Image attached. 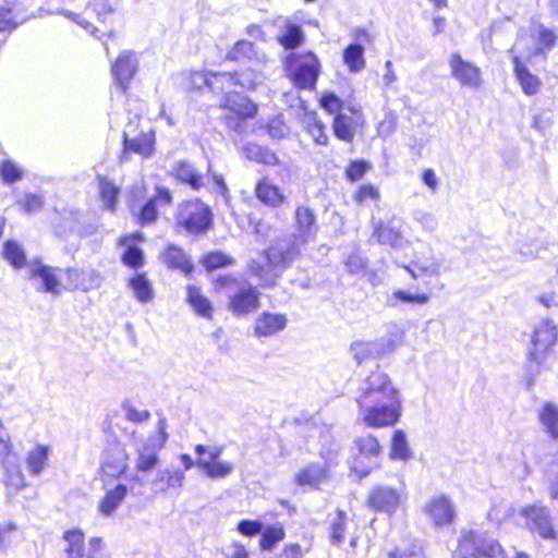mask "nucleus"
<instances>
[{"label": "nucleus", "mask_w": 558, "mask_h": 558, "mask_svg": "<svg viewBox=\"0 0 558 558\" xmlns=\"http://www.w3.org/2000/svg\"><path fill=\"white\" fill-rule=\"evenodd\" d=\"M298 244L289 241H279L265 252L266 266L253 262L252 272L259 278L263 287L275 283L280 272L291 265L299 255Z\"/></svg>", "instance_id": "nucleus-1"}, {"label": "nucleus", "mask_w": 558, "mask_h": 558, "mask_svg": "<svg viewBox=\"0 0 558 558\" xmlns=\"http://www.w3.org/2000/svg\"><path fill=\"white\" fill-rule=\"evenodd\" d=\"M238 73H195L194 84L201 87L198 83L205 84L213 92H221L227 95L233 94L234 100L230 105L231 99L227 97L226 106L235 112L240 118L254 117L257 112V107L250 102L246 98L239 96L234 88L238 86Z\"/></svg>", "instance_id": "nucleus-2"}, {"label": "nucleus", "mask_w": 558, "mask_h": 558, "mask_svg": "<svg viewBox=\"0 0 558 558\" xmlns=\"http://www.w3.org/2000/svg\"><path fill=\"white\" fill-rule=\"evenodd\" d=\"M456 558H506L501 545L484 531L463 529L453 553Z\"/></svg>", "instance_id": "nucleus-3"}, {"label": "nucleus", "mask_w": 558, "mask_h": 558, "mask_svg": "<svg viewBox=\"0 0 558 558\" xmlns=\"http://www.w3.org/2000/svg\"><path fill=\"white\" fill-rule=\"evenodd\" d=\"M286 64L291 80L298 88L312 89L315 87L320 72V63L315 53L296 54L292 52L287 57Z\"/></svg>", "instance_id": "nucleus-4"}, {"label": "nucleus", "mask_w": 558, "mask_h": 558, "mask_svg": "<svg viewBox=\"0 0 558 558\" xmlns=\"http://www.w3.org/2000/svg\"><path fill=\"white\" fill-rule=\"evenodd\" d=\"M558 339V329L553 320L545 318L535 326L532 348L529 353V369L538 374L544 362L545 352L554 347Z\"/></svg>", "instance_id": "nucleus-5"}, {"label": "nucleus", "mask_w": 558, "mask_h": 558, "mask_svg": "<svg viewBox=\"0 0 558 558\" xmlns=\"http://www.w3.org/2000/svg\"><path fill=\"white\" fill-rule=\"evenodd\" d=\"M179 223L190 234H204L213 227L214 214L201 199H193L181 205Z\"/></svg>", "instance_id": "nucleus-6"}, {"label": "nucleus", "mask_w": 558, "mask_h": 558, "mask_svg": "<svg viewBox=\"0 0 558 558\" xmlns=\"http://www.w3.org/2000/svg\"><path fill=\"white\" fill-rule=\"evenodd\" d=\"M520 515L524 519L525 527L544 539L554 541L557 537L553 523L551 511L543 502L537 501L521 508Z\"/></svg>", "instance_id": "nucleus-7"}, {"label": "nucleus", "mask_w": 558, "mask_h": 558, "mask_svg": "<svg viewBox=\"0 0 558 558\" xmlns=\"http://www.w3.org/2000/svg\"><path fill=\"white\" fill-rule=\"evenodd\" d=\"M401 399L373 404L359 409V416L369 427H385L395 425L400 418Z\"/></svg>", "instance_id": "nucleus-8"}, {"label": "nucleus", "mask_w": 558, "mask_h": 558, "mask_svg": "<svg viewBox=\"0 0 558 558\" xmlns=\"http://www.w3.org/2000/svg\"><path fill=\"white\" fill-rule=\"evenodd\" d=\"M142 119H131L123 131L124 153L133 151L143 156H149L154 148V132L148 126L141 125Z\"/></svg>", "instance_id": "nucleus-9"}, {"label": "nucleus", "mask_w": 558, "mask_h": 558, "mask_svg": "<svg viewBox=\"0 0 558 558\" xmlns=\"http://www.w3.org/2000/svg\"><path fill=\"white\" fill-rule=\"evenodd\" d=\"M359 453L352 462V470L360 476H367L373 469L378 466L380 446L373 435H364L355 439Z\"/></svg>", "instance_id": "nucleus-10"}, {"label": "nucleus", "mask_w": 558, "mask_h": 558, "mask_svg": "<svg viewBox=\"0 0 558 558\" xmlns=\"http://www.w3.org/2000/svg\"><path fill=\"white\" fill-rule=\"evenodd\" d=\"M61 269L44 264L40 259H33L28 263V280L39 292L60 294L61 282L57 275Z\"/></svg>", "instance_id": "nucleus-11"}, {"label": "nucleus", "mask_w": 558, "mask_h": 558, "mask_svg": "<svg viewBox=\"0 0 558 558\" xmlns=\"http://www.w3.org/2000/svg\"><path fill=\"white\" fill-rule=\"evenodd\" d=\"M423 513L435 527H445L453 523L456 508L446 495L430 497L423 507Z\"/></svg>", "instance_id": "nucleus-12"}, {"label": "nucleus", "mask_w": 558, "mask_h": 558, "mask_svg": "<svg viewBox=\"0 0 558 558\" xmlns=\"http://www.w3.org/2000/svg\"><path fill=\"white\" fill-rule=\"evenodd\" d=\"M366 502L369 509L391 517L401 505L402 495L390 486L376 485L369 490Z\"/></svg>", "instance_id": "nucleus-13"}, {"label": "nucleus", "mask_w": 558, "mask_h": 558, "mask_svg": "<svg viewBox=\"0 0 558 558\" xmlns=\"http://www.w3.org/2000/svg\"><path fill=\"white\" fill-rule=\"evenodd\" d=\"M195 451L198 456V466L210 478H225L234 470L233 463L219 460L220 449L207 451L204 446L197 445Z\"/></svg>", "instance_id": "nucleus-14"}, {"label": "nucleus", "mask_w": 558, "mask_h": 558, "mask_svg": "<svg viewBox=\"0 0 558 558\" xmlns=\"http://www.w3.org/2000/svg\"><path fill=\"white\" fill-rule=\"evenodd\" d=\"M65 289L88 292L98 289L102 283L101 274L94 268H66Z\"/></svg>", "instance_id": "nucleus-15"}, {"label": "nucleus", "mask_w": 558, "mask_h": 558, "mask_svg": "<svg viewBox=\"0 0 558 558\" xmlns=\"http://www.w3.org/2000/svg\"><path fill=\"white\" fill-rule=\"evenodd\" d=\"M259 306V292L251 286H242L229 295L228 308L235 316H245Z\"/></svg>", "instance_id": "nucleus-16"}, {"label": "nucleus", "mask_w": 558, "mask_h": 558, "mask_svg": "<svg viewBox=\"0 0 558 558\" xmlns=\"http://www.w3.org/2000/svg\"><path fill=\"white\" fill-rule=\"evenodd\" d=\"M449 65L452 76L460 82L462 86L477 88L481 84V71L474 64L463 60L459 53L450 57Z\"/></svg>", "instance_id": "nucleus-17"}, {"label": "nucleus", "mask_w": 558, "mask_h": 558, "mask_svg": "<svg viewBox=\"0 0 558 558\" xmlns=\"http://www.w3.org/2000/svg\"><path fill=\"white\" fill-rule=\"evenodd\" d=\"M137 59L131 51L122 52L112 64L111 71L116 82V87L122 93L126 90L129 82L137 71Z\"/></svg>", "instance_id": "nucleus-18"}, {"label": "nucleus", "mask_w": 558, "mask_h": 558, "mask_svg": "<svg viewBox=\"0 0 558 558\" xmlns=\"http://www.w3.org/2000/svg\"><path fill=\"white\" fill-rule=\"evenodd\" d=\"M128 456L120 442L109 444L102 454V472L111 477H118L126 468Z\"/></svg>", "instance_id": "nucleus-19"}, {"label": "nucleus", "mask_w": 558, "mask_h": 558, "mask_svg": "<svg viewBox=\"0 0 558 558\" xmlns=\"http://www.w3.org/2000/svg\"><path fill=\"white\" fill-rule=\"evenodd\" d=\"M171 201V192L166 187L158 186L156 189V194L141 208L137 215L138 223L145 226L154 222L157 218L158 211L163 207L170 206Z\"/></svg>", "instance_id": "nucleus-20"}, {"label": "nucleus", "mask_w": 558, "mask_h": 558, "mask_svg": "<svg viewBox=\"0 0 558 558\" xmlns=\"http://www.w3.org/2000/svg\"><path fill=\"white\" fill-rule=\"evenodd\" d=\"M165 427V421L160 420L158 424V436L149 438V444L144 445L142 449H138L137 468L141 471H148L157 464L158 459L156 449L161 448L167 439Z\"/></svg>", "instance_id": "nucleus-21"}, {"label": "nucleus", "mask_w": 558, "mask_h": 558, "mask_svg": "<svg viewBox=\"0 0 558 558\" xmlns=\"http://www.w3.org/2000/svg\"><path fill=\"white\" fill-rule=\"evenodd\" d=\"M288 324L284 314L264 312L255 319L254 335L257 338L272 337L282 331Z\"/></svg>", "instance_id": "nucleus-22"}, {"label": "nucleus", "mask_w": 558, "mask_h": 558, "mask_svg": "<svg viewBox=\"0 0 558 558\" xmlns=\"http://www.w3.org/2000/svg\"><path fill=\"white\" fill-rule=\"evenodd\" d=\"M295 240L300 243H305L314 239L318 226L316 223V216L314 211L306 206H299L295 209Z\"/></svg>", "instance_id": "nucleus-23"}, {"label": "nucleus", "mask_w": 558, "mask_h": 558, "mask_svg": "<svg viewBox=\"0 0 558 558\" xmlns=\"http://www.w3.org/2000/svg\"><path fill=\"white\" fill-rule=\"evenodd\" d=\"M227 58L234 61L247 60L252 62L254 66H263L267 62L266 54L247 40H239L228 52Z\"/></svg>", "instance_id": "nucleus-24"}, {"label": "nucleus", "mask_w": 558, "mask_h": 558, "mask_svg": "<svg viewBox=\"0 0 558 558\" xmlns=\"http://www.w3.org/2000/svg\"><path fill=\"white\" fill-rule=\"evenodd\" d=\"M537 420L542 430L555 441H558V405L546 401L537 409Z\"/></svg>", "instance_id": "nucleus-25"}, {"label": "nucleus", "mask_w": 558, "mask_h": 558, "mask_svg": "<svg viewBox=\"0 0 558 558\" xmlns=\"http://www.w3.org/2000/svg\"><path fill=\"white\" fill-rule=\"evenodd\" d=\"M255 195L260 203L272 208L281 206L286 201V196L280 187L267 179H262L257 182Z\"/></svg>", "instance_id": "nucleus-26"}, {"label": "nucleus", "mask_w": 558, "mask_h": 558, "mask_svg": "<svg viewBox=\"0 0 558 558\" xmlns=\"http://www.w3.org/2000/svg\"><path fill=\"white\" fill-rule=\"evenodd\" d=\"M185 300L196 315L206 319L211 318L214 312L213 304L198 287L187 286Z\"/></svg>", "instance_id": "nucleus-27"}, {"label": "nucleus", "mask_w": 558, "mask_h": 558, "mask_svg": "<svg viewBox=\"0 0 558 558\" xmlns=\"http://www.w3.org/2000/svg\"><path fill=\"white\" fill-rule=\"evenodd\" d=\"M430 296L427 293H413L408 290L397 289L386 296L385 304L391 308H399L403 304L425 305Z\"/></svg>", "instance_id": "nucleus-28"}, {"label": "nucleus", "mask_w": 558, "mask_h": 558, "mask_svg": "<svg viewBox=\"0 0 558 558\" xmlns=\"http://www.w3.org/2000/svg\"><path fill=\"white\" fill-rule=\"evenodd\" d=\"M1 256L16 270L23 269L26 266L28 267L26 252L23 245L16 240H7L3 242Z\"/></svg>", "instance_id": "nucleus-29"}, {"label": "nucleus", "mask_w": 558, "mask_h": 558, "mask_svg": "<svg viewBox=\"0 0 558 558\" xmlns=\"http://www.w3.org/2000/svg\"><path fill=\"white\" fill-rule=\"evenodd\" d=\"M2 464L4 471L3 482L11 489L17 492L25 487V477L21 470L19 457H10Z\"/></svg>", "instance_id": "nucleus-30"}, {"label": "nucleus", "mask_w": 558, "mask_h": 558, "mask_svg": "<svg viewBox=\"0 0 558 558\" xmlns=\"http://www.w3.org/2000/svg\"><path fill=\"white\" fill-rule=\"evenodd\" d=\"M513 70L515 77L526 95H534L537 93L541 82L533 75L526 66H524L518 54L512 57Z\"/></svg>", "instance_id": "nucleus-31"}, {"label": "nucleus", "mask_w": 558, "mask_h": 558, "mask_svg": "<svg viewBox=\"0 0 558 558\" xmlns=\"http://www.w3.org/2000/svg\"><path fill=\"white\" fill-rule=\"evenodd\" d=\"M404 331L397 324H389L383 337L376 340L381 355L393 352L403 342Z\"/></svg>", "instance_id": "nucleus-32"}, {"label": "nucleus", "mask_w": 558, "mask_h": 558, "mask_svg": "<svg viewBox=\"0 0 558 558\" xmlns=\"http://www.w3.org/2000/svg\"><path fill=\"white\" fill-rule=\"evenodd\" d=\"M142 239L143 235L141 233L121 239V244L126 246L124 253L122 254V263L125 266L137 269L143 265L144 253L142 248L133 244L135 240Z\"/></svg>", "instance_id": "nucleus-33"}, {"label": "nucleus", "mask_w": 558, "mask_h": 558, "mask_svg": "<svg viewBox=\"0 0 558 558\" xmlns=\"http://www.w3.org/2000/svg\"><path fill=\"white\" fill-rule=\"evenodd\" d=\"M28 16L19 7H0V33H11L25 23Z\"/></svg>", "instance_id": "nucleus-34"}, {"label": "nucleus", "mask_w": 558, "mask_h": 558, "mask_svg": "<svg viewBox=\"0 0 558 558\" xmlns=\"http://www.w3.org/2000/svg\"><path fill=\"white\" fill-rule=\"evenodd\" d=\"M49 454L50 448L46 445H37L27 452L26 464L31 475L38 476L44 472Z\"/></svg>", "instance_id": "nucleus-35"}, {"label": "nucleus", "mask_w": 558, "mask_h": 558, "mask_svg": "<svg viewBox=\"0 0 558 558\" xmlns=\"http://www.w3.org/2000/svg\"><path fill=\"white\" fill-rule=\"evenodd\" d=\"M128 494V487L124 484L117 485L113 489L107 492L98 506L99 512L105 517H110L118 509Z\"/></svg>", "instance_id": "nucleus-36"}, {"label": "nucleus", "mask_w": 558, "mask_h": 558, "mask_svg": "<svg viewBox=\"0 0 558 558\" xmlns=\"http://www.w3.org/2000/svg\"><path fill=\"white\" fill-rule=\"evenodd\" d=\"M177 180H180L195 191L204 186L203 174L192 163L186 161L177 163Z\"/></svg>", "instance_id": "nucleus-37"}, {"label": "nucleus", "mask_w": 558, "mask_h": 558, "mask_svg": "<svg viewBox=\"0 0 558 558\" xmlns=\"http://www.w3.org/2000/svg\"><path fill=\"white\" fill-rule=\"evenodd\" d=\"M400 398L399 393H390V390L371 391L359 388L355 401L359 409L367 408L373 404H378Z\"/></svg>", "instance_id": "nucleus-38"}, {"label": "nucleus", "mask_w": 558, "mask_h": 558, "mask_svg": "<svg viewBox=\"0 0 558 558\" xmlns=\"http://www.w3.org/2000/svg\"><path fill=\"white\" fill-rule=\"evenodd\" d=\"M374 236L378 243L383 245H389L391 247H401L403 238L401 232L393 228L390 223L379 221L375 225Z\"/></svg>", "instance_id": "nucleus-39"}, {"label": "nucleus", "mask_w": 558, "mask_h": 558, "mask_svg": "<svg viewBox=\"0 0 558 558\" xmlns=\"http://www.w3.org/2000/svg\"><path fill=\"white\" fill-rule=\"evenodd\" d=\"M364 47L362 44H350L343 51V62L351 73H359L365 68Z\"/></svg>", "instance_id": "nucleus-40"}, {"label": "nucleus", "mask_w": 558, "mask_h": 558, "mask_svg": "<svg viewBox=\"0 0 558 558\" xmlns=\"http://www.w3.org/2000/svg\"><path fill=\"white\" fill-rule=\"evenodd\" d=\"M242 151L250 160L274 166L278 163L277 155L270 149L255 143H247L242 147Z\"/></svg>", "instance_id": "nucleus-41"}, {"label": "nucleus", "mask_w": 558, "mask_h": 558, "mask_svg": "<svg viewBox=\"0 0 558 558\" xmlns=\"http://www.w3.org/2000/svg\"><path fill=\"white\" fill-rule=\"evenodd\" d=\"M360 388L371 391H384L387 389L390 390V393H399L389 376L379 369L372 372L362 383Z\"/></svg>", "instance_id": "nucleus-42"}, {"label": "nucleus", "mask_w": 558, "mask_h": 558, "mask_svg": "<svg viewBox=\"0 0 558 558\" xmlns=\"http://www.w3.org/2000/svg\"><path fill=\"white\" fill-rule=\"evenodd\" d=\"M63 539L66 543L64 553L66 558L84 557V533L78 529L64 532Z\"/></svg>", "instance_id": "nucleus-43"}, {"label": "nucleus", "mask_w": 558, "mask_h": 558, "mask_svg": "<svg viewBox=\"0 0 558 558\" xmlns=\"http://www.w3.org/2000/svg\"><path fill=\"white\" fill-rule=\"evenodd\" d=\"M303 40L304 33L301 26L293 23H287L282 34L278 36V41L287 50L296 48Z\"/></svg>", "instance_id": "nucleus-44"}, {"label": "nucleus", "mask_w": 558, "mask_h": 558, "mask_svg": "<svg viewBox=\"0 0 558 558\" xmlns=\"http://www.w3.org/2000/svg\"><path fill=\"white\" fill-rule=\"evenodd\" d=\"M351 353L355 361L361 364L362 362L372 359L383 356L379 348L375 341H355L351 344Z\"/></svg>", "instance_id": "nucleus-45"}, {"label": "nucleus", "mask_w": 558, "mask_h": 558, "mask_svg": "<svg viewBox=\"0 0 558 558\" xmlns=\"http://www.w3.org/2000/svg\"><path fill=\"white\" fill-rule=\"evenodd\" d=\"M129 286L140 302L147 303L153 299V287L144 274H136L130 278Z\"/></svg>", "instance_id": "nucleus-46"}, {"label": "nucleus", "mask_w": 558, "mask_h": 558, "mask_svg": "<svg viewBox=\"0 0 558 558\" xmlns=\"http://www.w3.org/2000/svg\"><path fill=\"white\" fill-rule=\"evenodd\" d=\"M326 477V470L320 464H310L296 475L299 485L317 486Z\"/></svg>", "instance_id": "nucleus-47"}, {"label": "nucleus", "mask_w": 558, "mask_h": 558, "mask_svg": "<svg viewBox=\"0 0 558 558\" xmlns=\"http://www.w3.org/2000/svg\"><path fill=\"white\" fill-rule=\"evenodd\" d=\"M403 268L411 275L413 279L420 276H438L440 271V263L437 260H415L411 265H405Z\"/></svg>", "instance_id": "nucleus-48"}, {"label": "nucleus", "mask_w": 558, "mask_h": 558, "mask_svg": "<svg viewBox=\"0 0 558 558\" xmlns=\"http://www.w3.org/2000/svg\"><path fill=\"white\" fill-rule=\"evenodd\" d=\"M260 534L259 545L262 550L266 551L272 550L286 536L284 529L279 523L267 526Z\"/></svg>", "instance_id": "nucleus-49"}, {"label": "nucleus", "mask_w": 558, "mask_h": 558, "mask_svg": "<svg viewBox=\"0 0 558 558\" xmlns=\"http://www.w3.org/2000/svg\"><path fill=\"white\" fill-rule=\"evenodd\" d=\"M333 133L337 138L351 143L354 138V129L352 126V118L338 113L336 114L332 123Z\"/></svg>", "instance_id": "nucleus-50"}, {"label": "nucleus", "mask_w": 558, "mask_h": 558, "mask_svg": "<svg viewBox=\"0 0 558 558\" xmlns=\"http://www.w3.org/2000/svg\"><path fill=\"white\" fill-rule=\"evenodd\" d=\"M412 453L408 446L407 436L403 430H396L392 436L390 458L393 460L407 461Z\"/></svg>", "instance_id": "nucleus-51"}, {"label": "nucleus", "mask_w": 558, "mask_h": 558, "mask_svg": "<svg viewBox=\"0 0 558 558\" xmlns=\"http://www.w3.org/2000/svg\"><path fill=\"white\" fill-rule=\"evenodd\" d=\"M201 263L207 270H214L233 265L234 259L221 251H214L203 255Z\"/></svg>", "instance_id": "nucleus-52"}, {"label": "nucleus", "mask_w": 558, "mask_h": 558, "mask_svg": "<svg viewBox=\"0 0 558 558\" xmlns=\"http://www.w3.org/2000/svg\"><path fill=\"white\" fill-rule=\"evenodd\" d=\"M388 558H425L422 546L416 542H405L393 548Z\"/></svg>", "instance_id": "nucleus-53"}, {"label": "nucleus", "mask_w": 558, "mask_h": 558, "mask_svg": "<svg viewBox=\"0 0 558 558\" xmlns=\"http://www.w3.org/2000/svg\"><path fill=\"white\" fill-rule=\"evenodd\" d=\"M99 191L105 207L113 211L120 193L119 187H117L111 181L101 179L99 183Z\"/></svg>", "instance_id": "nucleus-54"}, {"label": "nucleus", "mask_w": 558, "mask_h": 558, "mask_svg": "<svg viewBox=\"0 0 558 558\" xmlns=\"http://www.w3.org/2000/svg\"><path fill=\"white\" fill-rule=\"evenodd\" d=\"M260 66H255L238 73V86L246 89H254L256 86L263 83L265 75L262 73Z\"/></svg>", "instance_id": "nucleus-55"}, {"label": "nucleus", "mask_w": 558, "mask_h": 558, "mask_svg": "<svg viewBox=\"0 0 558 558\" xmlns=\"http://www.w3.org/2000/svg\"><path fill=\"white\" fill-rule=\"evenodd\" d=\"M345 523V512L337 510L336 515L330 520V541L333 545H339L343 542Z\"/></svg>", "instance_id": "nucleus-56"}, {"label": "nucleus", "mask_w": 558, "mask_h": 558, "mask_svg": "<svg viewBox=\"0 0 558 558\" xmlns=\"http://www.w3.org/2000/svg\"><path fill=\"white\" fill-rule=\"evenodd\" d=\"M545 481L551 499H558V450L545 472Z\"/></svg>", "instance_id": "nucleus-57"}, {"label": "nucleus", "mask_w": 558, "mask_h": 558, "mask_svg": "<svg viewBox=\"0 0 558 558\" xmlns=\"http://www.w3.org/2000/svg\"><path fill=\"white\" fill-rule=\"evenodd\" d=\"M325 125L322 121L317 120L316 117H310L306 120V130L308 134L312 136V138L318 144V145H327L328 143V136L325 132Z\"/></svg>", "instance_id": "nucleus-58"}, {"label": "nucleus", "mask_w": 558, "mask_h": 558, "mask_svg": "<svg viewBox=\"0 0 558 558\" xmlns=\"http://www.w3.org/2000/svg\"><path fill=\"white\" fill-rule=\"evenodd\" d=\"M122 410L125 417L133 423H143L150 417V413L146 409L140 408L129 400L122 403Z\"/></svg>", "instance_id": "nucleus-59"}, {"label": "nucleus", "mask_w": 558, "mask_h": 558, "mask_svg": "<svg viewBox=\"0 0 558 558\" xmlns=\"http://www.w3.org/2000/svg\"><path fill=\"white\" fill-rule=\"evenodd\" d=\"M413 219L420 223L422 229L426 232H434L438 228V218L430 211L416 209L413 211Z\"/></svg>", "instance_id": "nucleus-60"}, {"label": "nucleus", "mask_w": 558, "mask_h": 558, "mask_svg": "<svg viewBox=\"0 0 558 558\" xmlns=\"http://www.w3.org/2000/svg\"><path fill=\"white\" fill-rule=\"evenodd\" d=\"M544 248L542 241L533 240L531 242H522L518 247V252L523 257V260H531L542 257Z\"/></svg>", "instance_id": "nucleus-61"}, {"label": "nucleus", "mask_w": 558, "mask_h": 558, "mask_svg": "<svg viewBox=\"0 0 558 558\" xmlns=\"http://www.w3.org/2000/svg\"><path fill=\"white\" fill-rule=\"evenodd\" d=\"M0 175L4 183L11 184L22 179V170L12 161L4 160L0 165Z\"/></svg>", "instance_id": "nucleus-62"}, {"label": "nucleus", "mask_w": 558, "mask_h": 558, "mask_svg": "<svg viewBox=\"0 0 558 558\" xmlns=\"http://www.w3.org/2000/svg\"><path fill=\"white\" fill-rule=\"evenodd\" d=\"M207 180L214 183L213 191L215 193L221 195L226 201L229 198L230 193L223 177L217 172H214L210 165H208L207 168Z\"/></svg>", "instance_id": "nucleus-63"}, {"label": "nucleus", "mask_w": 558, "mask_h": 558, "mask_svg": "<svg viewBox=\"0 0 558 558\" xmlns=\"http://www.w3.org/2000/svg\"><path fill=\"white\" fill-rule=\"evenodd\" d=\"M344 265L349 272L361 274L366 267V259L362 256V254L359 251H354L347 256Z\"/></svg>", "instance_id": "nucleus-64"}]
</instances>
